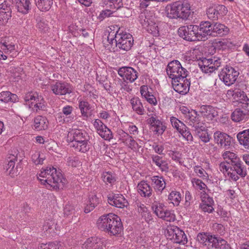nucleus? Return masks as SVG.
<instances>
[{
    "mask_svg": "<svg viewBox=\"0 0 249 249\" xmlns=\"http://www.w3.org/2000/svg\"><path fill=\"white\" fill-rule=\"evenodd\" d=\"M98 229L110 236H118L123 231V226L120 218L111 213L100 216L97 221Z\"/></svg>",
    "mask_w": 249,
    "mask_h": 249,
    "instance_id": "f257e3e1",
    "label": "nucleus"
},
{
    "mask_svg": "<svg viewBox=\"0 0 249 249\" xmlns=\"http://www.w3.org/2000/svg\"><path fill=\"white\" fill-rule=\"evenodd\" d=\"M232 96L235 100L242 104L243 110L240 108H236L231 114V119L235 122H245L249 118V110L247 108L249 105V99L243 91H232Z\"/></svg>",
    "mask_w": 249,
    "mask_h": 249,
    "instance_id": "f03ea898",
    "label": "nucleus"
},
{
    "mask_svg": "<svg viewBox=\"0 0 249 249\" xmlns=\"http://www.w3.org/2000/svg\"><path fill=\"white\" fill-rule=\"evenodd\" d=\"M39 176L42 179L39 178L42 183H46L53 189H59L62 188L65 183V180L63 178L62 174L56 170V169L52 167H47L46 169L41 171Z\"/></svg>",
    "mask_w": 249,
    "mask_h": 249,
    "instance_id": "7ed1b4c3",
    "label": "nucleus"
},
{
    "mask_svg": "<svg viewBox=\"0 0 249 249\" xmlns=\"http://www.w3.org/2000/svg\"><path fill=\"white\" fill-rule=\"evenodd\" d=\"M166 16L171 19H187L191 15L190 4L184 1H178L165 7Z\"/></svg>",
    "mask_w": 249,
    "mask_h": 249,
    "instance_id": "20e7f679",
    "label": "nucleus"
},
{
    "mask_svg": "<svg viewBox=\"0 0 249 249\" xmlns=\"http://www.w3.org/2000/svg\"><path fill=\"white\" fill-rule=\"evenodd\" d=\"M68 138L72 143L71 146L77 151L85 153L89 150L88 141L89 137L86 132L80 129H72L69 132Z\"/></svg>",
    "mask_w": 249,
    "mask_h": 249,
    "instance_id": "39448f33",
    "label": "nucleus"
},
{
    "mask_svg": "<svg viewBox=\"0 0 249 249\" xmlns=\"http://www.w3.org/2000/svg\"><path fill=\"white\" fill-rule=\"evenodd\" d=\"M222 156L227 164H231V171H235L241 177L246 176L247 175L246 168L236 154L227 151L223 153Z\"/></svg>",
    "mask_w": 249,
    "mask_h": 249,
    "instance_id": "423d86ee",
    "label": "nucleus"
},
{
    "mask_svg": "<svg viewBox=\"0 0 249 249\" xmlns=\"http://www.w3.org/2000/svg\"><path fill=\"white\" fill-rule=\"evenodd\" d=\"M110 43H114L116 46L125 51H129L133 44L132 36L127 33H118L117 32L114 38H111Z\"/></svg>",
    "mask_w": 249,
    "mask_h": 249,
    "instance_id": "0eeeda50",
    "label": "nucleus"
},
{
    "mask_svg": "<svg viewBox=\"0 0 249 249\" xmlns=\"http://www.w3.org/2000/svg\"><path fill=\"white\" fill-rule=\"evenodd\" d=\"M166 72L172 80H177L183 76H187L188 71L183 68L178 60H175L169 62L167 66Z\"/></svg>",
    "mask_w": 249,
    "mask_h": 249,
    "instance_id": "6e6552de",
    "label": "nucleus"
},
{
    "mask_svg": "<svg viewBox=\"0 0 249 249\" xmlns=\"http://www.w3.org/2000/svg\"><path fill=\"white\" fill-rule=\"evenodd\" d=\"M198 27L197 25L190 24L182 26L178 29V36L188 41H196L199 40Z\"/></svg>",
    "mask_w": 249,
    "mask_h": 249,
    "instance_id": "1a4fd4ad",
    "label": "nucleus"
},
{
    "mask_svg": "<svg viewBox=\"0 0 249 249\" xmlns=\"http://www.w3.org/2000/svg\"><path fill=\"white\" fill-rule=\"evenodd\" d=\"M239 72L231 66L224 68L218 74L219 78L228 86L233 84L236 80Z\"/></svg>",
    "mask_w": 249,
    "mask_h": 249,
    "instance_id": "9d476101",
    "label": "nucleus"
},
{
    "mask_svg": "<svg viewBox=\"0 0 249 249\" xmlns=\"http://www.w3.org/2000/svg\"><path fill=\"white\" fill-rule=\"evenodd\" d=\"M11 0H0V24H6L11 17Z\"/></svg>",
    "mask_w": 249,
    "mask_h": 249,
    "instance_id": "9b49d317",
    "label": "nucleus"
},
{
    "mask_svg": "<svg viewBox=\"0 0 249 249\" xmlns=\"http://www.w3.org/2000/svg\"><path fill=\"white\" fill-rule=\"evenodd\" d=\"M154 213L160 218L168 222L174 221L175 215L169 210H165L162 204L153 205L152 207Z\"/></svg>",
    "mask_w": 249,
    "mask_h": 249,
    "instance_id": "f8f14e48",
    "label": "nucleus"
},
{
    "mask_svg": "<svg viewBox=\"0 0 249 249\" xmlns=\"http://www.w3.org/2000/svg\"><path fill=\"white\" fill-rule=\"evenodd\" d=\"M187 77L183 76L177 80L172 81L173 87L176 92L185 94L189 91L190 82Z\"/></svg>",
    "mask_w": 249,
    "mask_h": 249,
    "instance_id": "ddd939ff",
    "label": "nucleus"
},
{
    "mask_svg": "<svg viewBox=\"0 0 249 249\" xmlns=\"http://www.w3.org/2000/svg\"><path fill=\"white\" fill-rule=\"evenodd\" d=\"M227 8L223 5H214L209 7L207 10L208 18L213 20H216L219 18L226 14Z\"/></svg>",
    "mask_w": 249,
    "mask_h": 249,
    "instance_id": "4468645a",
    "label": "nucleus"
},
{
    "mask_svg": "<svg viewBox=\"0 0 249 249\" xmlns=\"http://www.w3.org/2000/svg\"><path fill=\"white\" fill-rule=\"evenodd\" d=\"M109 204L119 208L126 207L128 203L124 196L120 194L112 193L107 196Z\"/></svg>",
    "mask_w": 249,
    "mask_h": 249,
    "instance_id": "2eb2a0df",
    "label": "nucleus"
},
{
    "mask_svg": "<svg viewBox=\"0 0 249 249\" xmlns=\"http://www.w3.org/2000/svg\"><path fill=\"white\" fill-rule=\"evenodd\" d=\"M93 125L99 135L105 140H110L113 135L111 130L99 119H96Z\"/></svg>",
    "mask_w": 249,
    "mask_h": 249,
    "instance_id": "dca6fc26",
    "label": "nucleus"
},
{
    "mask_svg": "<svg viewBox=\"0 0 249 249\" xmlns=\"http://www.w3.org/2000/svg\"><path fill=\"white\" fill-rule=\"evenodd\" d=\"M53 92L55 95H63L72 92L71 86L68 83L60 81H56L51 85Z\"/></svg>",
    "mask_w": 249,
    "mask_h": 249,
    "instance_id": "f3484780",
    "label": "nucleus"
},
{
    "mask_svg": "<svg viewBox=\"0 0 249 249\" xmlns=\"http://www.w3.org/2000/svg\"><path fill=\"white\" fill-rule=\"evenodd\" d=\"M198 35L199 40H204L208 36H213V24L209 21H201L199 25Z\"/></svg>",
    "mask_w": 249,
    "mask_h": 249,
    "instance_id": "a211bd4d",
    "label": "nucleus"
},
{
    "mask_svg": "<svg viewBox=\"0 0 249 249\" xmlns=\"http://www.w3.org/2000/svg\"><path fill=\"white\" fill-rule=\"evenodd\" d=\"M118 73L124 79L129 80L131 83L134 82L138 78L137 71L130 67H123L120 68Z\"/></svg>",
    "mask_w": 249,
    "mask_h": 249,
    "instance_id": "6ab92c4d",
    "label": "nucleus"
},
{
    "mask_svg": "<svg viewBox=\"0 0 249 249\" xmlns=\"http://www.w3.org/2000/svg\"><path fill=\"white\" fill-rule=\"evenodd\" d=\"M104 240L100 238L92 237L88 238L83 244V249H104Z\"/></svg>",
    "mask_w": 249,
    "mask_h": 249,
    "instance_id": "aec40b11",
    "label": "nucleus"
},
{
    "mask_svg": "<svg viewBox=\"0 0 249 249\" xmlns=\"http://www.w3.org/2000/svg\"><path fill=\"white\" fill-rule=\"evenodd\" d=\"M199 112L207 120L211 121L218 115L217 109L212 106L202 105L199 108Z\"/></svg>",
    "mask_w": 249,
    "mask_h": 249,
    "instance_id": "412c9836",
    "label": "nucleus"
},
{
    "mask_svg": "<svg viewBox=\"0 0 249 249\" xmlns=\"http://www.w3.org/2000/svg\"><path fill=\"white\" fill-rule=\"evenodd\" d=\"M200 117L197 112L194 109H191L190 112L185 117V121L192 126L194 129L199 128L200 125L202 124L200 122Z\"/></svg>",
    "mask_w": 249,
    "mask_h": 249,
    "instance_id": "4be33fe9",
    "label": "nucleus"
},
{
    "mask_svg": "<svg viewBox=\"0 0 249 249\" xmlns=\"http://www.w3.org/2000/svg\"><path fill=\"white\" fill-rule=\"evenodd\" d=\"M215 142L221 147H226L231 144V138L228 134L220 131H216L213 135Z\"/></svg>",
    "mask_w": 249,
    "mask_h": 249,
    "instance_id": "5701e85b",
    "label": "nucleus"
},
{
    "mask_svg": "<svg viewBox=\"0 0 249 249\" xmlns=\"http://www.w3.org/2000/svg\"><path fill=\"white\" fill-rule=\"evenodd\" d=\"M168 231L171 232L173 235L172 239L174 242L178 244H182L183 245L187 243V238L184 232L178 227H176L174 229H171V231Z\"/></svg>",
    "mask_w": 249,
    "mask_h": 249,
    "instance_id": "b1692460",
    "label": "nucleus"
},
{
    "mask_svg": "<svg viewBox=\"0 0 249 249\" xmlns=\"http://www.w3.org/2000/svg\"><path fill=\"white\" fill-rule=\"evenodd\" d=\"M148 123L150 124L152 127H154V132L158 135H161L165 131L166 126L163 122L157 119L156 117L152 116L148 120Z\"/></svg>",
    "mask_w": 249,
    "mask_h": 249,
    "instance_id": "393cba45",
    "label": "nucleus"
},
{
    "mask_svg": "<svg viewBox=\"0 0 249 249\" xmlns=\"http://www.w3.org/2000/svg\"><path fill=\"white\" fill-rule=\"evenodd\" d=\"M137 187L138 193L142 196L149 197L152 195V189L146 181H141L138 184Z\"/></svg>",
    "mask_w": 249,
    "mask_h": 249,
    "instance_id": "a878e982",
    "label": "nucleus"
},
{
    "mask_svg": "<svg viewBox=\"0 0 249 249\" xmlns=\"http://www.w3.org/2000/svg\"><path fill=\"white\" fill-rule=\"evenodd\" d=\"M8 159H9V165L10 167H12V168L9 170V172L7 174L14 178L19 174L21 170V167L19 164H18L16 168L15 167V160H17V158L14 155H10Z\"/></svg>",
    "mask_w": 249,
    "mask_h": 249,
    "instance_id": "bb28decb",
    "label": "nucleus"
},
{
    "mask_svg": "<svg viewBox=\"0 0 249 249\" xmlns=\"http://www.w3.org/2000/svg\"><path fill=\"white\" fill-rule=\"evenodd\" d=\"M152 185L157 192L161 193L165 189L166 183L164 178L161 176H154L151 178Z\"/></svg>",
    "mask_w": 249,
    "mask_h": 249,
    "instance_id": "cd10ccee",
    "label": "nucleus"
},
{
    "mask_svg": "<svg viewBox=\"0 0 249 249\" xmlns=\"http://www.w3.org/2000/svg\"><path fill=\"white\" fill-rule=\"evenodd\" d=\"M154 19L152 13L147 10L141 12L139 16V21L143 28Z\"/></svg>",
    "mask_w": 249,
    "mask_h": 249,
    "instance_id": "c85d7f7f",
    "label": "nucleus"
},
{
    "mask_svg": "<svg viewBox=\"0 0 249 249\" xmlns=\"http://www.w3.org/2000/svg\"><path fill=\"white\" fill-rule=\"evenodd\" d=\"M16 6L18 12L23 14L29 12L31 8V3L30 0H16Z\"/></svg>",
    "mask_w": 249,
    "mask_h": 249,
    "instance_id": "c756f323",
    "label": "nucleus"
},
{
    "mask_svg": "<svg viewBox=\"0 0 249 249\" xmlns=\"http://www.w3.org/2000/svg\"><path fill=\"white\" fill-rule=\"evenodd\" d=\"M132 108L136 113L139 115H143L145 110L143 105L138 97H134L130 100Z\"/></svg>",
    "mask_w": 249,
    "mask_h": 249,
    "instance_id": "7c9ffc66",
    "label": "nucleus"
},
{
    "mask_svg": "<svg viewBox=\"0 0 249 249\" xmlns=\"http://www.w3.org/2000/svg\"><path fill=\"white\" fill-rule=\"evenodd\" d=\"M152 161L158 166L162 172H168L169 167L167 162L158 155H152Z\"/></svg>",
    "mask_w": 249,
    "mask_h": 249,
    "instance_id": "2f4dec72",
    "label": "nucleus"
},
{
    "mask_svg": "<svg viewBox=\"0 0 249 249\" xmlns=\"http://www.w3.org/2000/svg\"><path fill=\"white\" fill-rule=\"evenodd\" d=\"M212 62V58L207 59L204 58L201 61L199 62L198 65L203 72L206 73H211L213 72Z\"/></svg>",
    "mask_w": 249,
    "mask_h": 249,
    "instance_id": "473e14b6",
    "label": "nucleus"
},
{
    "mask_svg": "<svg viewBox=\"0 0 249 249\" xmlns=\"http://www.w3.org/2000/svg\"><path fill=\"white\" fill-rule=\"evenodd\" d=\"M210 243L212 246L215 249H226L227 241L221 237L212 236L210 237Z\"/></svg>",
    "mask_w": 249,
    "mask_h": 249,
    "instance_id": "72a5a7b5",
    "label": "nucleus"
},
{
    "mask_svg": "<svg viewBox=\"0 0 249 249\" xmlns=\"http://www.w3.org/2000/svg\"><path fill=\"white\" fill-rule=\"evenodd\" d=\"M228 32L229 28L224 24L218 22L213 24V36H215L213 34L215 33L217 35L222 36L227 34Z\"/></svg>",
    "mask_w": 249,
    "mask_h": 249,
    "instance_id": "f704fd0d",
    "label": "nucleus"
},
{
    "mask_svg": "<svg viewBox=\"0 0 249 249\" xmlns=\"http://www.w3.org/2000/svg\"><path fill=\"white\" fill-rule=\"evenodd\" d=\"M18 98L16 94H13L9 91H2L0 93V101L4 103L9 102L15 103L18 101Z\"/></svg>",
    "mask_w": 249,
    "mask_h": 249,
    "instance_id": "c9c22d12",
    "label": "nucleus"
},
{
    "mask_svg": "<svg viewBox=\"0 0 249 249\" xmlns=\"http://www.w3.org/2000/svg\"><path fill=\"white\" fill-rule=\"evenodd\" d=\"M34 126L37 130L46 129L47 128V119L42 116H37L34 119Z\"/></svg>",
    "mask_w": 249,
    "mask_h": 249,
    "instance_id": "e433bc0d",
    "label": "nucleus"
},
{
    "mask_svg": "<svg viewBox=\"0 0 249 249\" xmlns=\"http://www.w3.org/2000/svg\"><path fill=\"white\" fill-rule=\"evenodd\" d=\"M37 8L42 12L48 11L51 7L53 0H35Z\"/></svg>",
    "mask_w": 249,
    "mask_h": 249,
    "instance_id": "4c0bfd02",
    "label": "nucleus"
},
{
    "mask_svg": "<svg viewBox=\"0 0 249 249\" xmlns=\"http://www.w3.org/2000/svg\"><path fill=\"white\" fill-rule=\"evenodd\" d=\"M237 138L241 144L245 146H249V129L238 133Z\"/></svg>",
    "mask_w": 249,
    "mask_h": 249,
    "instance_id": "58836bf2",
    "label": "nucleus"
},
{
    "mask_svg": "<svg viewBox=\"0 0 249 249\" xmlns=\"http://www.w3.org/2000/svg\"><path fill=\"white\" fill-rule=\"evenodd\" d=\"M199 126L201 128H199L198 129H194L196 132V134L199 137V138L202 142H209L210 138L208 133L207 130L205 129V127L202 124Z\"/></svg>",
    "mask_w": 249,
    "mask_h": 249,
    "instance_id": "ea45409f",
    "label": "nucleus"
},
{
    "mask_svg": "<svg viewBox=\"0 0 249 249\" xmlns=\"http://www.w3.org/2000/svg\"><path fill=\"white\" fill-rule=\"evenodd\" d=\"M149 33L152 34L154 36L159 35V28L155 22V19L150 23L146 25V26L143 27Z\"/></svg>",
    "mask_w": 249,
    "mask_h": 249,
    "instance_id": "a19ab883",
    "label": "nucleus"
},
{
    "mask_svg": "<svg viewBox=\"0 0 249 249\" xmlns=\"http://www.w3.org/2000/svg\"><path fill=\"white\" fill-rule=\"evenodd\" d=\"M101 178L103 181L106 184H110L112 185L116 181L115 175L110 172H105L102 174Z\"/></svg>",
    "mask_w": 249,
    "mask_h": 249,
    "instance_id": "79ce46f5",
    "label": "nucleus"
},
{
    "mask_svg": "<svg viewBox=\"0 0 249 249\" xmlns=\"http://www.w3.org/2000/svg\"><path fill=\"white\" fill-rule=\"evenodd\" d=\"M79 108L80 110L82 116L88 118V111L91 108L90 104L87 101H81L79 102Z\"/></svg>",
    "mask_w": 249,
    "mask_h": 249,
    "instance_id": "37998d69",
    "label": "nucleus"
},
{
    "mask_svg": "<svg viewBox=\"0 0 249 249\" xmlns=\"http://www.w3.org/2000/svg\"><path fill=\"white\" fill-rule=\"evenodd\" d=\"M168 199L174 206H178L181 200V195L178 192L173 191L169 195Z\"/></svg>",
    "mask_w": 249,
    "mask_h": 249,
    "instance_id": "c03bdc74",
    "label": "nucleus"
},
{
    "mask_svg": "<svg viewBox=\"0 0 249 249\" xmlns=\"http://www.w3.org/2000/svg\"><path fill=\"white\" fill-rule=\"evenodd\" d=\"M170 121L172 126L177 129V130L179 132L181 130H182V128H187L186 126L182 122L178 120L177 118L174 117L170 118Z\"/></svg>",
    "mask_w": 249,
    "mask_h": 249,
    "instance_id": "a18cd8bd",
    "label": "nucleus"
},
{
    "mask_svg": "<svg viewBox=\"0 0 249 249\" xmlns=\"http://www.w3.org/2000/svg\"><path fill=\"white\" fill-rule=\"evenodd\" d=\"M45 156L43 154L41 155L38 151H35L32 155V160L36 165L43 164Z\"/></svg>",
    "mask_w": 249,
    "mask_h": 249,
    "instance_id": "49530a36",
    "label": "nucleus"
},
{
    "mask_svg": "<svg viewBox=\"0 0 249 249\" xmlns=\"http://www.w3.org/2000/svg\"><path fill=\"white\" fill-rule=\"evenodd\" d=\"M231 43L228 40L223 39L216 43V47L220 50H225L231 46Z\"/></svg>",
    "mask_w": 249,
    "mask_h": 249,
    "instance_id": "de8ad7c7",
    "label": "nucleus"
},
{
    "mask_svg": "<svg viewBox=\"0 0 249 249\" xmlns=\"http://www.w3.org/2000/svg\"><path fill=\"white\" fill-rule=\"evenodd\" d=\"M24 100L26 102V104H27V102L29 103L30 101H39V96L36 92H29L25 95Z\"/></svg>",
    "mask_w": 249,
    "mask_h": 249,
    "instance_id": "09e8293b",
    "label": "nucleus"
},
{
    "mask_svg": "<svg viewBox=\"0 0 249 249\" xmlns=\"http://www.w3.org/2000/svg\"><path fill=\"white\" fill-rule=\"evenodd\" d=\"M210 235L206 233H199L197 236V240L202 244H205L207 242L210 243Z\"/></svg>",
    "mask_w": 249,
    "mask_h": 249,
    "instance_id": "8fccbe9b",
    "label": "nucleus"
},
{
    "mask_svg": "<svg viewBox=\"0 0 249 249\" xmlns=\"http://www.w3.org/2000/svg\"><path fill=\"white\" fill-rule=\"evenodd\" d=\"M123 143L132 149L136 148V146L138 145L137 142L130 135L124 141Z\"/></svg>",
    "mask_w": 249,
    "mask_h": 249,
    "instance_id": "3c124183",
    "label": "nucleus"
},
{
    "mask_svg": "<svg viewBox=\"0 0 249 249\" xmlns=\"http://www.w3.org/2000/svg\"><path fill=\"white\" fill-rule=\"evenodd\" d=\"M193 185L201 190H204L207 187L206 185L200 179L193 178L192 180Z\"/></svg>",
    "mask_w": 249,
    "mask_h": 249,
    "instance_id": "603ef678",
    "label": "nucleus"
},
{
    "mask_svg": "<svg viewBox=\"0 0 249 249\" xmlns=\"http://www.w3.org/2000/svg\"><path fill=\"white\" fill-rule=\"evenodd\" d=\"M67 161L69 166L76 167L80 164L78 158L76 157H70L67 158Z\"/></svg>",
    "mask_w": 249,
    "mask_h": 249,
    "instance_id": "864d4df0",
    "label": "nucleus"
},
{
    "mask_svg": "<svg viewBox=\"0 0 249 249\" xmlns=\"http://www.w3.org/2000/svg\"><path fill=\"white\" fill-rule=\"evenodd\" d=\"M179 133L188 141H193V137L187 127L186 129L182 128V130H181Z\"/></svg>",
    "mask_w": 249,
    "mask_h": 249,
    "instance_id": "5fc2aeb1",
    "label": "nucleus"
},
{
    "mask_svg": "<svg viewBox=\"0 0 249 249\" xmlns=\"http://www.w3.org/2000/svg\"><path fill=\"white\" fill-rule=\"evenodd\" d=\"M34 104V107H33V109L34 110H36V111H37L38 110H44L45 106V105L41 102H38L37 103L36 101H35V103L34 102H32L31 105L29 104V107L31 108L32 107V106Z\"/></svg>",
    "mask_w": 249,
    "mask_h": 249,
    "instance_id": "6e6d98bb",
    "label": "nucleus"
},
{
    "mask_svg": "<svg viewBox=\"0 0 249 249\" xmlns=\"http://www.w3.org/2000/svg\"><path fill=\"white\" fill-rule=\"evenodd\" d=\"M38 249H59L58 244L50 243L48 244H41Z\"/></svg>",
    "mask_w": 249,
    "mask_h": 249,
    "instance_id": "4d7b16f0",
    "label": "nucleus"
},
{
    "mask_svg": "<svg viewBox=\"0 0 249 249\" xmlns=\"http://www.w3.org/2000/svg\"><path fill=\"white\" fill-rule=\"evenodd\" d=\"M203 196H202V203L206 204L213 207L214 201L213 198L210 197L205 193L203 194Z\"/></svg>",
    "mask_w": 249,
    "mask_h": 249,
    "instance_id": "13d9d810",
    "label": "nucleus"
},
{
    "mask_svg": "<svg viewBox=\"0 0 249 249\" xmlns=\"http://www.w3.org/2000/svg\"><path fill=\"white\" fill-rule=\"evenodd\" d=\"M74 213V207L70 204L66 205L64 209V213L65 215L69 216V215L72 214Z\"/></svg>",
    "mask_w": 249,
    "mask_h": 249,
    "instance_id": "bf43d9fd",
    "label": "nucleus"
},
{
    "mask_svg": "<svg viewBox=\"0 0 249 249\" xmlns=\"http://www.w3.org/2000/svg\"><path fill=\"white\" fill-rule=\"evenodd\" d=\"M200 208L203 212H208V213H211L214 210L213 206L202 203L200 204Z\"/></svg>",
    "mask_w": 249,
    "mask_h": 249,
    "instance_id": "052dcab7",
    "label": "nucleus"
},
{
    "mask_svg": "<svg viewBox=\"0 0 249 249\" xmlns=\"http://www.w3.org/2000/svg\"><path fill=\"white\" fill-rule=\"evenodd\" d=\"M231 164H227L226 162H221L219 164V169L223 173L226 172L228 173L230 171L229 170H231Z\"/></svg>",
    "mask_w": 249,
    "mask_h": 249,
    "instance_id": "680f3d73",
    "label": "nucleus"
},
{
    "mask_svg": "<svg viewBox=\"0 0 249 249\" xmlns=\"http://www.w3.org/2000/svg\"><path fill=\"white\" fill-rule=\"evenodd\" d=\"M99 203V200L96 195H92L89 198V204L94 206V208Z\"/></svg>",
    "mask_w": 249,
    "mask_h": 249,
    "instance_id": "e2e57ef3",
    "label": "nucleus"
},
{
    "mask_svg": "<svg viewBox=\"0 0 249 249\" xmlns=\"http://www.w3.org/2000/svg\"><path fill=\"white\" fill-rule=\"evenodd\" d=\"M212 65L213 68V71L215 70H217L218 67H219L221 65V59H212Z\"/></svg>",
    "mask_w": 249,
    "mask_h": 249,
    "instance_id": "0e129e2a",
    "label": "nucleus"
},
{
    "mask_svg": "<svg viewBox=\"0 0 249 249\" xmlns=\"http://www.w3.org/2000/svg\"><path fill=\"white\" fill-rule=\"evenodd\" d=\"M112 14V12L109 10H104L101 12V13L99 16V18L100 19H102L107 17H110Z\"/></svg>",
    "mask_w": 249,
    "mask_h": 249,
    "instance_id": "69168bd1",
    "label": "nucleus"
},
{
    "mask_svg": "<svg viewBox=\"0 0 249 249\" xmlns=\"http://www.w3.org/2000/svg\"><path fill=\"white\" fill-rule=\"evenodd\" d=\"M118 136H119V139L122 142L125 140V139L129 136V135L126 132H125L123 130H120L118 131Z\"/></svg>",
    "mask_w": 249,
    "mask_h": 249,
    "instance_id": "338daca9",
    "label": "nucleus"
},
{
    "mask_svg": "<svg viewBox=\"0 0 249 249\" xmlns=\"http://www.w3.org/2000/svg\"><path fill=\"white\" fill-rule=\"evenodd\" d=\"M73 110L72 107L71 106H66L62 109V113L66 116L70 115Z\"/></svg>",
    "mask_w": 249,
    "mask_h": 249,
    "instance_id": "774afa93",
    "label": "nucleus"
}]
</instances>
